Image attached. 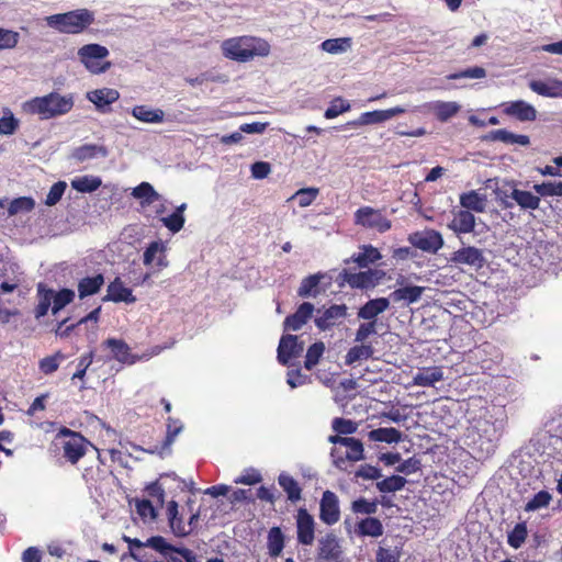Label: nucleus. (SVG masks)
I'll return each instance as SVG.
<instances>
[{"label": "nucleus", "mask_w": 562, "mask_h": 562, "mask_svg": "<svg viewBox=\"0 0 562 562\" xmlns=\"http://www.w3.org/2000/svg\"><path fill=\"white\" fill-rule=\"evenodd\" d=\"M341 555L339 539L334 533H327L318 540V562H340Z\"/></svg>", "instance_id": "12"}, {"label": "nucleus", "mask_w": 562, "mask_h": 562, "mask_svg": "<svg viewBox=\"0 0 562 562\" xmlns=\"http://www.w3.org/2000/svg\"><path fill=\"white\" fill-rule=\"evenodd\" d=\"M75 104L74 94H60L53 91L43 97H35L23 104L26 113L38 115L41 120H49L65 115Z\"/></svg>", "instance_id": "2"}, {"label": "nucleus", "mask_w": 562, "mask_h": 562, "mask_svg": "<svg viewBox=\"0 0 562 562\" xmlns=\"http://www.w3.org/2000/svg\"><path fill=\"white\" fill-rule=\"evenodd\" d=\"M551 494L547 491H540L525 505L526 512H535L547 507L551 501Z\"/></svg>", "instance_id": "58"}, {"label": "nucleus", "mask_w": 562, "mask_h": 562, "mask_svg": "<svg viewBox=\"0 0 562 562\" xmlns=\"http://www.w3.org/2000/svg\"><path fill=\"white\" fill-rule=\"evenodd\" d=\"M381 258V254L376 248L371 245H366L361 248V251L355 254L349 259L345 260L346 263L356 262L360 268H366L370 263H374Z\"/></svg>", "instance_id": "36"}, {"label": "nucleus", "mask_w": 562, "mask_h": 562, "mask_svg": "<svg viewBox=\"0 0 562 562\" xmlns=\"http://www.w3.org/2000/svg\"><path fill=\"white\" fill-rule=\"evenodd\" d=\"M297 541L304 546H311L315 539V521L305 508H300L296 515Z\"/></svg>", "instance_id": "14"}, {"label": "nucleus", "mask_w": 562, "mask_h": 562, "mask_svg": "<svg viewBox=\"0 0 562 562\" xmlns=\"http://www.w3.org/2000/svg\"><path fill=\"white\" fill-rule=\"evenodd\" d=\"M405 112L406 109L403 106L364 112L361 113L357 120L348 122L346 125H344V127L379 124Z\"/></svg>", "instance_id": "10"}, {"label": "nucleus", "mask_w": 562, "mask_h": 562, "mask_svg": "<svg viewBox=\"0 0 562 562\" xmlns=\"http://www.w3.org/2000/svg\"><path fill=\"white\" fill-rule=\"evenodd\" d=\"M319 518L326 525H334L340 518L339 499L331 491H325L319 503Z\"/></svg>", "instance_id": "13"}, {"label": "nucleus", "mask_w": 562, "mask_h": 562, "mask_svg": "<svg viewBox=\"0 0 562 562\" xmlns=\"http://www.w3.org/2000/svg\"><path fill=\"white\" fill-rule=\"evenodd\" d=\"M504 113L520 122H532L537 119V110L535 106L524 100L505 103Z\"/></svg>", "instance_id": "18"}, {"label": "nucleus", "mask_w": 562, "mask_h": 562, "mask_svg": "<svg viewBox=\"0 0 562 562\" xmlns=\"http://www.w3.org/2000/svg\"><path fill=\"white\" fill-rule=\"evenodd\" d=\"M38 303L35 307V317L40 319L45 316L53 304L54 290L47 289L45 284H37Z\"/></svg>", "instance_id": "39"}, {"label": "nucleus", "mask_w": 562, "mask_h": 562, "mask_svg": "<svg viewBox=\"0 0 562 562\" xmlns=\"http://www.w3.org/2000/svg\"><path fill=\"white\" fill-rule=\"evenodd\" d=\"M375 559L376 562H398L401 559V549L398 547L393 549L379 547Z\"/></svg>", "instance_id": "64"}, {"label": "nucleus", "mask_w": 562, "mask_h": 562, "mask_svg": "<svg viewBox=\"0 0 562 562\" xmlns=\"http://www.w3.org/2000/svg\"><path fill=\"white\" fill-rule=\"evenodd\" d=\"M278 483L286 493L288 499L291 503H296L302 497V488L299 483L288 473H281L278 476Z\"/></svg>", "instance_id": "38"}, {"label": "nucleus", "mask_w": 562, "mask_h": 562, "mask_svg": "<svg viewBox=\"0 0 562 562\" xmlns=\"http://www.w3.org/2000/svg\"><path fill=\"white\" fill-rule=\"evenodd\" d=\"M325 351V345L322 341L314 342L311 345L305 355L304 367L307 370H312L319 361L321 357Z\"/></svg>", "instance_id": "51"}, {"label": "nucleus", "mask_w": 562, "mask_h": 562, "mask_svg": "<svg viewBox=\"0 0 562 562\" xmlns=\"http://www.w3.org/2000/svg\"><path fill=\"white\" fill-rule=\"evenodd\" d=\"M450 261L454 265H467L475 269H481L484 267L486 260L481 249L468 246L454 251Z\"/></svg>", "instance_id": "15"}, {"label": "nucleus", "mask_w": 562, "mask_h": 562, "mask_svg": "<svg viewBox=\"0 0 562 562\" xmlns=\"http://www.w3.org/2000/svg\"><path fill=\"white\" fill-rule=\"evenodd\" d=\"M460 204L464 207V211L484 212L486 206V196L480 194L475 190L462 193L460 195Z\"/></svg>", "instance_id": "33"}, {"label": "nucleus", "mask_w": 562, "mask_h": 562, "mask_svg": "<svg viewBox=\"0 0 562 562\" xmlns=\"http://www.w3.org/2000/svg\"><path fill=\"white\" fill-rule=\"evenodd\" d=\"M47 26L63 34H80L94 22V14L88 9H77L45 18Z\"/></svg>", "instance_id": "4"}, {"label": "nucleus", "mask_w": 562, "mask_h": 562, "mask_svg": "<svg viewBox=\"0 0 562 562\" xmlns=\"http://www.w3.org/2000/svg\"><path fill=\"white\" fill-rule=\"evenodd\" d=\"M368 436L376 442L397 443L402 440V432L393 427L373 429Z\"/></svg>", "instance_id": "41"}, {"label": "nucleus", "mask_w": 562, "mask_h": 562, "mask_svg": "<svg viewBox=\"0 0 562 562\" xmlns=\"http://www.w3.org/2000/svg\"><path fill=\"white\" fill-rule=\"evenodd\" d=\"M267 547L270 557L277 558L284 548V535L279 527H272L267 537Z\"/></svg>", "instance_id": "42"}, {"label": "nucleus", "mask_w": 562, "mask_h": 562, "mask_svg": "<svg viewBox=\"0 0 562 562\" xmlns=\"http://www.w3.org/2000/svg\"><path fill=\"white\" fill-rule=\"evenodd\" d=\"M222 49L225 57L245 63L255 56H267L270 53V45L258 37L240 36L225 40Z\"/></svg>", "instance_id": "3"}, {"label": "nucleus", "mask_w": 562, "mask_h": 562, "mask_svg": "<svg viewBox=\"0 0 562 562\" xmlns=\"http://www.w3.org/2000/svg\"><path fill=\"white\" fill-rule=\"evenodd\" d=\"M351 509L355 514L373 515L378 510V502L361 497L352 502Z\"/></svg>", "instance_id": "61"}, {"label": "nucleus", "mask_w": 562, "mask_h": 562, "mask_svg": "<svg viewBox=\"0 0 562 562\" xmlns=\"http://www.w3.org/2000/svg\"><path fill=\"white\" fill-rule=\"evenodd\" d=\"M425 291L424 286L419 285H408V286H402L395 289L393 292H391L390 301H393L395 303L397 302H404L406 305L416 303L420 300L423 293Z\"/></svg>", "instance_id": "26"}, {"label": "nucleus", "mask_w": 562, "mask_h": 562, "mask_svg": "<svg viewBox=\"0 0 562 562\" xmlns=\"http://www.w3.org/2000/svg\"><path fill=\"white\" fill-rule=\"evenodd\" d=\"M101 179L94 176L78 177L71 181L72 189L81 193L94 192L101 187Z\"/></svg>", "instance_id": "44"}, {"label": "nucleus", "mask_w": 562, "mask_h": 562, "mask_svg": "<svg viewBox=\"0 0 562 562\" xmlns=\"http://www.w3.org/2000/svg\"><path fill=\"white\" fill-rule=\"evenodd\" d=\"M407 480L401 475H391L376 482V488L381 493H394L404 488Z\"/></svg>", "instance_id": "45"}, {"label": "nucleus", "mask_w": 562, "mask_h": 562, "mask_svg": "<svg viewBox=\"0 0 562 562\" xmlns=\"http://www.w3.org/2000/svg\"><path fill=\"white\" fill-rule=\"evenodd\" d=\"M431 109L440 122H447L459 112L460 105L452 101H436Z\"/></svg>", "instance_id": "43"}, {"label": "nucleus", "mask_w": 562, "mask_h": 562, "mask_svg": "<svg viewBox=\"0 0 562 562\" xmlns=\"http://www.w3.org/2000/svg\"><path fill=\"white\" fill-rule=\"evenodd\" d=\"M19 127V121L14 117L10 110L4 111V115L0 119V135H12Z\"/></svg>", "instance_id": "60"}, {"label": "nucleus", "mask_w": 562, "mask_h": 562, "mask_svg": "<svg viewBox=\"0 0 562 562\" xmlns=\"http://www.w3.org/2000/svg\"><path fill=\"white\" fill-rule=\"evenodd\" d=\"M131 195L139 201L142 209H147L155 204L157 201H165V198L159 194L149 182H140L133 188Z\"/></svg>", "instance_id": "20"}, {"label": "nucleus", "mask_w": 562, "mask_h": 562, "mask_svg": "<svg viewBox=\"0 0 562 562\" xmlns=\"http://www.w3.org/2000/svg\"><path fill=\"white\" fill-rule=\"evenodd\" d=\"M346 447L348 448L346 457H339L334 459V464L336 468L342 469V464L345 463L346 460L357 462L364 459L363 445L359 439L350 437Z\"/></svg>", "instance_id": "32"}, {"label": "nucleus", "mask_w": 562, "mask_h": 562, "mask_svg": "<svg viewBox=\"0 0 562 562\" xmlns=\"http://www.w3.org/2000/svg\"><path fill=\"white\" fill-rule=\"evenodd\" d=\"M533 190L538 193L539 198L546 196H562V181H548L533 184Z\"/></svg>", "instance_id": "48"}, {"label": "nucleus", "mask_w": 562, "mask_h": 562, "mask_svg": "<svg viewBox=\"0 0 562 562\" xmlns=\"http://www.w3.org/2000/svg\"><path fill=\"white\" fill-rule=\"evenodd\" d=\"M474 226L475 216L471 212L464 210L459 211L449 224V227L457 234L471 233L474 229Z\"/></svg>", "instance_id": "30"}, {"label": "nucleus", "mask_w": 562, "mask_h": 562, "mask_svg": "<svg viewBox=\"0 0 562 562\" xmlns=\"http://www.w3.org/2000/svg\"><path fill=\"white\" fill-rule=\"evenodd\" d=\"M515 189H517L515 186H508L495 190L496 200L504 210L513 209L515 206L513 198Z\"/></svg>", "instance_id": "54"}, {"label": "nucleus", "mask_w": 562, "mask_h": 562, "mask_svg": "<svg viewBox=\"0 0 562 562\" xmlns=\"http://www.w3.org/2000/svg\"><path fill=\"white\" fill-rule=\"evenodd\" d=\"M104 345L110 348L113 358L117 361L128 364L135 362V357L131 355L128 345L123 340L109 338L104 341Z\"/></svg>", "instance_id": "29"}, {"label": "nucleus", "mask_w": 562, "mask_h": 562, "mask_svg": "<svg viewBox=\"0 0 562 562\" xmlns=\"http://www.w3.org/2000/svg\"><path fill=\"white\" fill-rule=\"evenodd\" d=\"M527 535L528 531L526 522H519L510 532H508L507 542L512 548L518 549L525 542Z\"/></svg>", "instance_id": "52"}, {"label": "nucleus", "mask_w": 562, "mask_h": 562, "mask_svg": "<svg viewBox=\"0 0 562 562\" xmlns=\"http://www.w3.org/2000/svg\"><path fill=\"white\" fill-rule=\"evenodd\" d=\"M166 244L162 240L151 241L145 249L143 255L144 265L150 266L156 261V266L159 270L166 268L168 266V261L166 259Z\"/></svg>", "instance_id": "21"}, {"label": "nucleus", "mask_w": 562, "mask_h": 562, "mask_svg": "<svg viewBox=\"0 0 562 562\" xmlns=\"http://www.w3.org/2000/svg\"><path fill=\"white\" fill-rule=\"evenodd\" d=\"M383 525L382 522L374 517H368L360 520L357 525L356 532L361 537H380L383 535Z\"/></svg>", "instance_id": "35"}, {"label": "nucleus", "mask_w": 562, "mask_h": 562, "mask_svg": "<svg viewBox=\"0 0 562 562\" xmlns=\"http://www.w3.org/2000/svg\"><path fill=\"white\" fill-rule=\"evenodd\" d=\"M331 428L335 432L341 435H351L357 430V424L350 419L336 417L331 422Z\"/></svg>", "instance_id": "62"}, {"label": "nucleus", "mask_w": 562, "mask_h": 562, "mask_svg": "<svg viewBox=\"0 0 562 562\" xmlns=\"http://www.w3.org/2000/svg\"><path fill=\"white\" fill-rule=\"evenodd\" d=\"M183 426L178 419L168 418L167 435L164 440L162 450H169L176 437L181 432Z\"/></svg>", "instance_id": "55"}, {"label": "nucleus", "mask_w": 562, "mask_h": 562, "mask_svg": "<svg viewBox=\"0 0 562 562\" xmlns=\"http://www.w3.org/2000/svg\"><path fill=\"white\" fill-rule=\"evenodd\" d=\"M507 414L504 408L497 407L479 419L475 428L477 432L479 458H487L495 452L497 442L505 432Z\"/></svg>", "instance_id": "1"}, {"label": "nucleus", "mask_w": 562, "mask_h": 562, "mask_svg": "<svg viewBox=\"0 0 562 562\" xmlns=\"http://www.w3.org/2000/svg\"><path fill=\"white\" fill-rule=\"evenodd\" d=\"M315 307L310 302L302 303L295 313L285 317L283 322L284 330H300L313 316Z\"/></svg>", "instance_id": "17"}, {"label": "nucleus", "mask_w": 562, "mask_h": 562, "mask_svg": "<svg viewBox=\"0 0 562 562\" xmlns=\"http://www.w3.org/2000/svg\"><path fill=\"white\" fill-rule=\"evenodd\" d=\"M324 278L322 273L311 274L304 278L297 289L300 297H316L321 293L319 283Z\"/></svg>", "instance_id": "34"}, {"label": "nucleus", "mask_w": 562, "mask_h": 562, "mask_svg": "<svg viewBox=\"0 0 562 562\" xmlns=\"http://www.w3.org/2000/svg\"><path fill=\"white\" fill-rule=\"evenodd\" d=\"M132 115L144 123L157 124L164 122L165 113L160 109H151L147 105H135Z\"/></svg>", "instance_id": "31"}, {"label": "nucleus", "mask_w": 562, "mask_h": 562, "mask_svg": "<svg viewBox=\"0 0 562 562\" xmlns=\"http://www.w3.org/2000/svg\"><path fill=\"white\" fill-rule=\"evenodd\" d=\"M515 205L522 212H532L539 209L541 199L538 193L526 191L521 189H515L513 193Z\"/></svg>", "instance_id": "27"}, {"label": "nucleus", "mask_w": 562, "mask_h": 562, "mask_svg": "<svg viewBox=\"0 0 562 562\" xmlns=\"http://www.w3.org/2000/svg\"><path fill=\"white\" fill-rule=\"evenodd\" d=\"M374 348L371 344H360L351 347L345 356V363L351 366L360 360H368L372 358Z\"/></svg>", "instance_id": "40"}, {"label": "nucleus", "mask_w": 562, "mask_h": 562, "mask_svg": "<svg viewBox=\"0 0 562 562\" xmlns=\"http://www.w3.org/2000/svg\"><path fill=\"white\" fill-rule=\"evenodd\" d=\"M66 359V356L61 351H57L53 356H48L40 360L38 368L44 374H52L59 368L61 361Z\"/></svg>", "instance_id": "50"}, {"label": "nucleus", "mask_w": 562, "mask_h": 562, "mask_svg": "<svg viewBox=\"0 0 562 562\" xmlns=\"http://www.w3.org/2000/svg\"><path fill=\"white\" fill-rule=\"evenodd\" d=\"M120 98V93L115 89L102 88L95 89L87 93V99L92 102L95 108L103 113L109 111L108 106Z\"/></svg>", "instance_id": "23"}, {"label": "nucleus", "mask_w": 562, "mask_h": 562, "mask_svg": "<svg viewBox=\"0 0 562 562\" xmlns=\"http://www.w3.org/2000/svg\"><path fill=\"white\" fill-rule=\"evenodd\" d=\"M75 297V292L70 289H63L58 292L54 291L52 313L56 315L59 311H61L66 305L71 303Z\"/></svg>", "instance_id": "49"}, {"label": "nucleus", "mask_w": 562, "mask_h": 562, "mask_svg": "<svg viewBox=\"0 0 562 562\" xmlns=\"http://www.w3.org/2000/svg\"><path fill=\"white\" fill-rule=\"evenodd\" d=\"M35 207V201L31 196H21L13 199L8 207L9 216H13L18 213H27L31 212Z\"/></svg>", "instance_id": "47"}, {"label": "nucleus", "mask_w": 562, "mask_h": 562, "mask_svg": "<svg viewBox=\"0 0 562 562\" xmlns=\"http://www.w3.org/2000/svg\"><path fill=\"white\" fill-rule=\"evenodd\" d=\"M108 155L109 150L104 145L85 144L72 150L71 158L78 162H83L99 157L105 158Z\"/></svg>", "instance_id": "24"}, {"label": "nucleus", "mask_w": 562, "mask_h": 562, "mask_svg": "<svg viewBox=\"0 0 562 562\" xmlns=\"http://www.w3.org/2000/svg\"><path fill=\"white\" fill-rule=\"evenodd\" d=\"M390 307V299L376 297L366 302L357 313L358 318L376 322V317Z\"/></svg>", "instance_id": "19"}, {"label": "nucleus", "mask_w": 562, "mask_h": 562, "mask_svg": "<svg viewBox=\"0 0 562 562\" xmlns=\"http://www.w3.org/2000/svg\"><path fill=\"white\" fill-rule=\"evenodd\" d=\"M486 77V70L481 66H474L467 68L464 70L453 72L447 76V79L449 80H457L461 78H469V79H482Z\"/></svg>", "instance_id": "56"}, {"label": "nucleus", "mask_w": 562, "mask_h": 562, "mask_svg": "<svg viewBox=\"0 0 562 562\" xmlns=\"http://www.w3.org/2000/svg\"><path fill=\"white\" fill-rule=\"evenodd\" d=\"M355 223L366 228L375 229L379 233H385L392 227L381 210L371 206H362L355 212Z\"/></svg>", "instance_id": "8"}, {"label": "nucleus", "mask_w": 562, "mask_h": 562, "mask_svg": "<svg viewBox=\"0 0 562 562\" xmlns=\"http://www.w3.org/2000/svg\"><path fill=\"white\" fill-rule=\"evenodd\" d=\"M304 350V342L295 335H283L278 346V361L288 366L291 359L299 358Z\"/></svg>", "instance_id": "11"}, {"label": "nucleus", "mask_w": 562, "mask_h": 562, "mask_svg": "<svg viewBox=\"0 0 562 562\" xmlns=\"http://www.w3.org/2000/svg\"><path fill=\"white\" fill-rule=\"evenodd\" d=\"M53 445L66 461L76 464L86 454L90 442L81 434L63 427L57 432Z\"/></svg>", "instance_id": "5"}, {"label": "nucleus", "mask_w": 562, "mask_h": 562, "mask_svg": "<svg viewBox=\"0 0 562 562\" xmlns=\"http://www.w3.org/2000/svg\"><path fill=\"white\" fill-rule=\"evenodd\" d=\"M347 310L345 304H334L326 308L322 315L315 317L314 323L319 330H328L337 325L339 319L347 316Z\"/></svg>", "instance_id": "16"}, {"label": "nucleus", "mask_w": 562, "mask_h": 562, "mask_svg": "<svg viewBox=\"0 0 562 562\" xmlns=\"http://www.w3.org/2000/svg\"><path fill=\"white\" fill-rule=\"evenodd\" d=\"M350 110V103L342 98H336L330 102V105L326 109L324 116L328 120L337 117L339 114L348 112Z\"/></svg>", "instance_id": "57"}, {"label": "nucleus", "mask_w": 562, "mask_h": 562, "mask_svg": "<svg viewBox=\"0 0 562 562\" xmlns=\"http://www.w3.org/2000/svg\"><path fill=\"white\" fill-rule=\"evenodd\" d=\"M384 276L385 272L379 269H369L360 272L344 269L339 273L338 280L341 284L347 283L352 289H370L379 284Z\"/></svg>", "instance_id": "7"}, {"label": "nucleus", "mask_w": 562, "mask_h": 562, "mask_svg": "<svg viewBox=\"0 0 562 562\" xmlns=\"http://www.w3.org/2000/svg\"><path fill=\"white\" fill-rule=\"evenodd\" d=\"M145 546L156 550L157 552L161 553L165 557H169V554L175 549V546L168 543L166 539L161 536L150 537L145 542Z\"/></svg>", "instance_id": "59"}, {"label": "nucleus", "mask_w": 562, "mask_h": 562, "mask_svg": "<svg viewBox=\"0 0 562 562\" xmlns=\"http://www.w3.org/2000/svg\"><path fill=\"white\" fill-rule=\"evenodd\" d=\"M408 241L414 247L430 254H436L443 246L441 234L434 229L412 233Z\"/></svg>", "instance_id": "9"}, {"label": "nucleus", "mask_w": 562, "mask_h": 562, "mask_svg": "<svg viewBox=\"0 0 562 562\" xmlns=\"http://www.w3.org/2000/svg\"><path fill=\"white\" fill-rule=\"evenodd\" d=\"M104 284V277L97 274L94 277H86L78 283V293L80 299L98 293Z\"/></svg>", "instance_id": "37"}, {"label": "nucleus", "mask_w": 562, "mask_h": 562, "mask_svg": "<svg viewBox=\"0 0 562 562\" xmlns=\"http://www.w3.org/2000/svg\"><path fill=\"white\" fill-rule=\"evenodd\" d=\"M319 190L317 188H303L297 190L291 199L297 201L301 207L311 205L317 198Z\"/></svg>", "instance_id": "53"}, {"label": "nucleus", "mask_w": 562, "mask_h": 562, "mask_svg": "<svg viewBox=\"0 0 562 562\" xmlns=\"http://www.w3.org/2000/svg\"><path fill=\"white\" fill-rule=\"evenodd\" d=\"M531 91L546 98H562V80H531L528 83Z\"/></svg>", "instance_id": "22"}, {"label": "nucleus", "mask_w": 562, "mask_h": 562, "mask_svg": "<svg viewBox=\"0 0 562 562\" xmlns=\"http://www.w3.org/2000/svg\"><path fill=\"white\" fill-rule=\"evenodd\" d=\"M67 183L65 181H57L56 183H54L46 195L45 204L48 206L57 204L60 201L63 194L65 193Z\"/></svg>", "instance_id": "63"}, {"label": "nucleus", "mask_w": 562, "mask_h": 562, "mask_svg": "<svg viewBox=\"0 0 562 562\" xmlns=\"http://www.w3.org/2000/svg\"><path fill=\"white\" fill-rule=\"evenodd\" d=\"M77 55L85 68L93 75L104 74L111 68V63L105 60L110 52L103 45L97 43L83 45L78 49Z\"/></svg>", "instance_id": "6"}, {"label": "nucleus", "mask_w": 562, "mask_h": 562, "mask_svg": "<svg viewBox=\"0 0 562 562\" xmlns=\"http://www.w3.org/2000/svg\"><path fill=\"white\" fill-rule=\"evenodd\" d=\"M443 371L440 367H431L419 370L413 376V384L416 386L430 387L443 380Z\"/></svg>", "instance_id": "28"}, {"label": "nucleus", "mask_w": 562, "mask_h": 562, "mask_svg": "<svg viewBox=\"0 0 562 562\" xmlns=\"http://www.w3.org/2000/svg\"><path fill=\"white\" fill-rule=\"evenodd\" d=\"M351 44L350 37H338L324 41L321 47L329 54H341L347 52L351 47Z\"/></svg>", "instance_id": "46"}, {"label": "nucleus", "mask_w": 562, "mask_h": 562, "mask_svg": "<svg viewBox=\"0 0 562 562\" xmlns=\"http://www.w3.org/2000/svg\"><path fill=\"white\" fill-rule=\"evenodd\" d=\"M106 295L103 297V301H112V302H125V303H134L136 297L133 295L132 290L124 286L123 282L119 277H116L109 285L106 290Z\"/></svg>", "instance_id": "25"}]
</instances>
